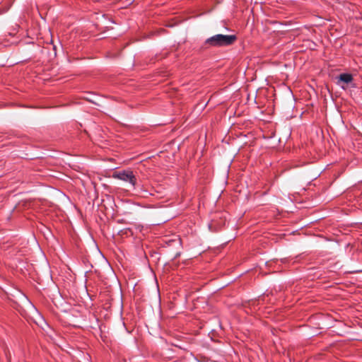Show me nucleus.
Instances as JSON below:
<instances>
[{
	"instance_id": "f257e3e1",
	"label": "nucleus",
	"mask_w": 362,
	"mask_h": 362,
	"mask_svg": "<svg viewBox=\"0 0 362 362\" xmlns=\"http://www.w3.org/2000/svg\"><path fill=\"white\" fill-rule=\"evenodd\" d=\"M236 40L235 35L217 34L207 38L204 44L209 47H226L233 45Z\"/></svg>"
},
{
	"instance_id": "f03ea898",
	"label": "nucleus",
	"mask_w": 362,
	"mask_h": 362,
	"mask_svg": "<svg viewBox=\"0 0 362 362\" xmlns=\"http://www.w3.org/2000/svg\"><path fill=\"white\" fill-rule=\"evenodd\" d=\"M112 177L128 182L133 189L136 188L137 179L132 170H124L115 172L113 173Z\"/></svg>"
},
{
	"instance_id": "7ed1b4c3",
	"label": "nucleus",
	"mask_w": 362,
	"mask_h": 362,
	"mask_svg": "<svg viewBox=\"0 0 362 362\" xmlns=\"http://www.w3.org/2000/svg\"><path fill=\"white\" fill-rule=\"evenodd\" d=\"M339 78L341 81H343L346 83H351L353 81V76L351 74H341L339 75Z\"/></svg>"
},
{
	"instance_id": "20e7f679",
	"label": "nucleus",
	"mask_w": 362,
	"mask_h": 362,
	"mask_svg": "<svg viewBox=\"0 0 362 362\" xmlns=\"http://www.w3.org/2000/svg\"><path fill=\"white\" fill-rule=\"evenodd\" d=\"M128 232L131 233V232H132V230H131L129 228H126V229H124V230H120V231L119 232V235H124V234L127 235Z\"/></svg>"
}]
</instances>
